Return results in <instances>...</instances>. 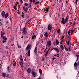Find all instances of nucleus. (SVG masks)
Masks as SVG:
<instances>
[{"mask_svg":"<svg viewBox=\"0 0 79 79\" xmlns=\"http://www.w3.org/2000/svg\"><path fill=\"white\" fill-rule=\"evenodd\" d=\"M20 61L19 62V63L22 68L23 67V64H24V61H23V57L22 55H20L19 57Z\"/></svg>","mask_w":79,"mask_h":79,"instance_id":"obj_1","label":"nucleus"},{"mask_svg":"<svg viewBox=\"0 0 79 79\" xmlns=\"http://www.w3.org/2000/svg\"><path fill=\"white\" fill-rule=\"evenodd\" d=\"M2 76L4 77V78H5V77H10V75L9 74H7L5 73H2Z\"/></svg>","mask_w":79,"mask_h":79,"instance_id":"obj_2","label":"nucleus"},{"mask_svg":"<svg viewBox=\"0 0 79 79\" xmlns=\"http://www.w3.org/2000/svg\"><path fill=\"white\" fill-rule=\"evenodd\" d=\"M22 31L24 35H25L26 34H27V29L26 27H25L22 29Z\"/></svg>","mask_w":79,"mask_h":79,"instance_id":"obj_3","label":"nucleus"},{"mask_svg":"<svg viewBox=\"0 0 79 79\" xmlns=\"http://www.w3.org/2000/svg\"><path fill=\"white\" fill-rule=\"evenodd\" d=\"M52 44V41L51 40H49L48 41L46 47H47V45L48 46V47H50L51 46V44Z\"/></svg>","mask_w":79,"mask_h":79,"instance_id":"obj_4","label":"nucleus"},{"mask_svg":"<svg viewBox=\"0 0 79 79\" xmlns=\"http://www.w3.org/2000/svg\"><path fill=\"white\" fill-rule=\"evenodd\" d=\"M52 28H53V27H52V25L49 24L48 26V30L50 31V30H51V29H52Z\"/></svg>","mask_w":79,"mask_h":79,"instance_id":"obj_5","label":"nucleus"},{"mask_svg":"<svg viewBox=\"0 0 79 79\" xmlns=\"http://www.w3.org/2000/svg\"><path fill=\"white\" fill-rule=\"evenodd\" d=\"M31 74L33 77H35L37 76V73L34 71L33 72H31Z\"/></svg>","mask_w":79,"mask_h":79,"instance_id":"obj_6","label":"nucleus"},{"mask_svg":"<svg viewBox=\"0 0 79 79\" xmlns=\"http://www.w3.org/2000/svg\"><path fill=\"white\" fill-rule=\"evenodd\" d=\"M31 72V68H28L27 69V73L28 74H30Z\"/></svg>","mask_w":79,"mask_h":79,"instance_id":"obj_7","label":"nucleus"},{"mask_svg":"<svg viewBox=\"0 0 79 79\" xmlns=\"http://www.w3.org/2000/svg\"><path fill=\"white\" fill-rule=\"evenodd\" d=\"M23 8L24 11H25L26 13H27V9H28V8L27 7L25 8V7H23Z\"/></svg>","mask_w":79,"mask_h":79,"instance_id":"obj_8","label":"nucleus"},{"mask_svg":"<svg viewBox=\"0 0 79 79\" xmlns=\"http://www.w3.org/2000/svg\"><path fill=\"white\" fill-rule=\"evenodd\" d=\"M77 64L76 63V62H75L74 64L75 69H77Z\"/></svg>","mask_w":79,"mask_h":79,"instance_id":"obj_9","label":"nucleus"},{"mask_svg":"<svg viewBox=\"0 0 79 79\" xmlns=\"http://www.w3.org/2000/svg\"><path fill=\"white\" fill-rule=\"evenodd\" d=\"M5 11L2 12L1 15L3 17V18H5Z\"/></svg>","mask_w":79,"mask_h":79,"instance_id":"obj_10","label":"nucleus"},{"mask_svg":"<svg viewBox=\"0 0 79 79\" xmlns=\"http://www.w3.org/2000/svg\"><path fill=\"white\" fill-rule=\"evenodd\" d=\"M60 48L61 49V51L63 50H64V47L62 45V44H60Z\"/></svg>","mask_w":79,"mask_h":79,"instance_id":"obj_11","label":"nucleus"},{"mask_svg":"<svg viewBox=\"0 0 79 79\" xmlns=\"http://www.w3.org/2000/svg\"><path fill=\"white\" fill-rule=\"evenodd\" d=\"M31 47V45L28 44V45L26 47V49L27 50H29V49L30 48V50L31 48H30Z\"/></svg>","mask_w":79,"mask_h":79,"instance_id":"obj_12","label":"nucleus"},{"mask_svg":"<svg viewBox=\"0 0 79 79\" xmlns=\"http://www.w3.org/2000/svg\"><path fill=\"white\" fill-rule=\"evenodd\" d=\"M56 45H59V41L58 39L56 40Z\"/></svg>","mask_w":79,"mask_h":79,"instance_id":"obj_13","label":"nucleus"},{"mask_svg":"<svg viewBox=\"0 0 79 79\" xmlns=\"http://www.w3.org/2000/svg\"><path fill=\"white\" fill-rule=\"evenodd\" d=\"M44 9L45 11H44V12H45V13H46V12H48L49 11L48 8H45Z\"/></svg>","mask_w":79,"mask_h":79,"instance_id":"obj_14","label":"nucleus"},{"mask_svg":"<svg viewBox=\"0 0 79 79\" xmlns=\"http://www.w3.org/2000/svg\"><path fill=\"white\" fill-rule=\"evenodd\" d=\"M37 47H36L35 48L34 52L35 53H37Z\"/></svg>","mask_w":79,"mask_h":79,"instance_id":"obj_15","label":"nucleus"},{"mask_svg":"<svg viewBox=\"0 0 79 79\" xmlns=\"http://www.w3.org/2000/svg\"><path fill=\"white\" fill-rule=\"evenodd\" d=\"M66 20H62L61 23H62L63 24H66Z\"/></svg>","mask_w":79,"mask_h":79,"instance_id":"obj_16","label":"nucleus"},{"mask_svg":"<svg viewBox=\"0 0 79 79\" xmlns=\"http://www.w3.org/2000/svg\"><path fill=\"white\" fill-rule=\"evenodd\" d=\"M35 37H36V36H35V35H33L31 37V39H32V40H34V39L35 40Z\"/></svg>","mask_w":79,"mask_h":79,"instance_id":"obj_17","label":"nucleus"},{"mask_svg":"<svg viewBox=\"0 0 79 79\" xmlns=\"http://www.w3.org/2000/svg\"><path fill=\"white\" fill-rule=\"evenodd\" d=\"M7 69V71L8 72H9V73H11V71H10V69L9 66H8Z\"/></svg>","mask_w":79,"mask_h":79,"instance_id":"obj_18","label":"nucleus"},{"mask_svg":"<svg viewBox=\"0 0 79 79\" xmlns=\"http://www.w3.org/2000/svg\"><path fill=\"white\" fill-rule=\"evenodd\" d=\"M3 39L4 40H7V38H6V36H3Z\"/></svg>","mask_w":79,"mask_h":79,"instance_id":"obj_19","label":"nucleus"},{"mask_svg":"<svg viewBox=\"0 0 79 79\" xmlns=\"http://www.w3.org/2000/svg\"><path fill=\"white\" fill-rule=\"evenodd\" d=\"M16 6H17V4H15L14 6V9L15 10H17Z\"/></svg>","mask_w":79,"mask_h":79,"instance_id":"obj_20","label":"nucleus"},{"mask_svg":"<svg viewBox=\"0 0 79 79\" xmlns=\"http://www.w3.org/2000/svg\"><path fill=\"white\" fill-rule=\"evenodd\" d=\"M39 71L40 74H42V69H40L39 70Z\"/></svg>","mask_w":79,"mask_h":79,"instance_id":"obj_21","label":"nucleus"},{"mask_svg":"<svg viewBox=\"0 0 79 79\" xmlns=\"http://www.w3.org/2000/svg\"><path fill=\"white\" fill-rule=\"evenodd\" d=\"M1 36L2 39H3V32L1 31Z\"/></svg>","mask_w":79,"mask_h":79,"instance_id":"obj_22","label":"nucleus"},{"mask_svg":"<svg viewBox=\"0 0 79 79\" xmlns=\"http://www.w3.org/2000/svg\"><path fill=\"white\" fill-rule=\"evenodd\" d=\"M55 50L56 51V52H57V53H58V52H60V50H59V49H58L56 48H55Z\"/></svg>","mask_w":79,"mask_h":79,"instance_id":"obj_23","label":"nucleus"},{"mask_svg":"<svg viewBox=\"0 0 79 79\" xmlns=\"http://www.w3.org/2000/svg\"><path fill=\"white\" fill-rule=\"evenodd\" d=\"M68 16H67V17L65 19V20L66 21V23H68Z\"/></svg>","mask_w":79,"mask_h":79,"instance_id":"obj_24","label":"nucleus"},{"mask_svg":"<svg viewBox=\"0 0 79 79\" xmlns=\"http://www.w3.org/2000/svg\"><path fill=\"white\" fill-rule=\"evenodd\" d=\"M47 32H46L44 34V36L45 37H48V36H47Z\"/></svg>","mask_w":79,"mask_h":79,"instance_id":"obj_25","label":"nucleus"},{"mask_svg":"<svg viewBox=\"0 0 79 79\" xmlns=\"http://www.w3.org/2000/svg\"><path fill=\"white\" fill-rule=\"evenodd\" d=\"M60 29H59L57 30V32L58 34H60Z\"/></svg>","mask_w":79,"mask_h":79,"instance_id":"obj_26","label":"nucleus"},{"mask_svg":"<svg viewBox=\"0 0 79 79\" xmlns=\"http://www.w3.org/2000/svg\"><path fill=\"white\" fill-rule=\"evenodd\" d=\"M30 50H28V56H30Z\"/></svg>","mask_w":79,"mask_h":79,"instance_id":"obj_27","label":"nucleus"},{"mask_svg":"<svg viewBox=\"0 0 79 79\" xmlns=\"http://www.w3.org/2000/svg\"><path fill=\"white\" fill-rule=\"evenodd\" d=\"M8 13H7L5 14V18H7V17H8Z\"/></svg>","mask_w":79,"mask_h":79,"instance_id":"obj_28","label":"nucleus"},{"mask_svg":"<svg viewBox=\"0 0 79 79\" xmlns=\"http://www.w3.org/2000/svg\"><path fill=\"white\" fill-rule=\"evenodd\" d=\"M17 45H18V48H21V45L18 44V43Z\"/></svg>","mask_w":79,"mask_h":79,"instance_id":"obj_29","label":"nucleus"},{"mask_svg":"<svg viewBox=\"0 0 79 79\" xmlns=\"http://www.w3.org/2000/svg\"><path fill=\"white\" fill-rule=\"evenodd\" d=\"M16 62H14L13 64V66H16Z\"/></svg>","mask_w":79,"mask_h":79,"instance_id":"obj_30","label":"nucleus"},{"mask_svg":"<svg viewBox=\"0 0 79 79\" xmlns=\"http://www.w3.org/2000/svg\"><path fill=\"white\" fill-rule=\"evenodd\" d=\"M39 2H36L35 3V5H38V4H39Z\"/></svg>","mask_w":79,"mask_h":79,"instance_id":"obj_31","label":"nucleus"},{"mask_svg":"<svg viewBox=\"0 0 79 79\" xmlns=\"http://www.w3.org/2000/svg\"><path fill=\"white\" fill-rule=\"evenodd\" d=\"M28 6V8H30L31 6V3L29 4Z\"/></svg>","mask_w":79,"mask_h":79,"instance_id":"obj_32","label":"nucleus"},{"mask_svg":"<svg viewBox=\"0 0 79 79\" xmlns=\"http://www.w3.org/2000/svg\"><path fill=\"white\" fill-rule=\"evenodd\" d=\"M24 5V6H28V4L25 3Z\"/></svg>","mask_w":79,"mask_h":79,"instance_id":"obj_33","label":"nucleus"},{"mask_svg":"<svg viewBox=\"0 0 79 79\" xmlns=\"http://www.w3.org/2000/svg\"><path fill=\"white\" fill-rule=\"evenodd\" d=\"M9 19H10L11 23H12V22H13V20H12V19H11V18L10 17Z\"/></svg>","mask_w":79,"mask_h":79,"instance_id":"obj_34","label":"nucleus"},{"mask_svg":"<svg viewBox=\"0 0 79 79\" xmlns=\"http://www.w3.org/2000/svg\"><path fill=\"white\" fill-rule=\"evenodd\" d=\"M48 52L47 51L46 54L45 55V56H47V55L48 54Z\"/></svg>","mask_w":79,"mask_h":79,"instance_id":"obj_35","label":"nucleus"},{"mask_svg":"<svg viewBox=\"0 0 79 79\" xmlns=\"http://www.w3.org/2000/svg\"><path fill=\"white\" fill-rule=\"evenodd\" d=\"M74 31V29H73L71 31V34H72V33H73V31Z\"/></svg>","mask_w":79,"mask_h":79,"instance_id":"obj_36","label":"nucleus"},{"mask_svg":"<svg viewBox=\"0 0 79 79\" xmlns=\"http://www.w3.org/2000/svg\"><path fill=\"white\" fill-rule=\"evenodd\" d=\"M76 22H74L73 23V26H74V25H75V24H76Z\"/></svg>","mask_w":79,"mask_h":79,"instance_id":"obj_37","label":"nucleus"},{"mask_svg":"<svg viewBox=\"0 0 79 79\" xmlns=\"http://www.w3.org/2000/svg\"><path fill=\"white\" fill-rule=\"evenodd\" d=\"M77 2H78V0H76L75 1V3L76 5H77Z\"/></svg>","mask_w":79,"mask_h":79,"instance_id":"obj_38","label":"nucleus"},{"mask_svg":"<svg viewBox=\"0 0 79 79\" xmlns=\"http://www.w3.org/2000/svg\"><path fill=\"white\" fill-rule=\"evenodd\" d=\"M53 45H56V42L55 41H54L53 42Z\"/></svg>","mask_w":79,"mask_h":79,"instance_id":"obj_39","label":"nucleus"},{"mask_svg":"<svg viewBox=\"0 0 79 79\" xmlns=\"http://www.w3.org/2000/svg\"><path fill=\"white\" fill-rule=\"evenodd\" d=\"M30 21H31V19H29V20H28V21L26 23V24H27V23H29V22H30Z\"/></svg>","mask_w":79,"mask_h":79,"instance_id":"obj_40","label":"nucleus"},{"mask_svg":"<svg viewBox=\"0 0 79 79\" xmlns=\"http://www.w3.org/2000/svg\"><path fill=\"white\" fill-rule=\"evenodd\" d=\"M2 43H5V42H6V41L4 40H3L2 41Z\"/></svg>","mask_w":79,"mask_h":79,"instance_id":"obj_41","label":"nucleus"},{"mask_svg":"<svg viewBox=\"0 0 79 79\" xmlns=\"http://www.w3.org/2000/svg\"><path fill=\"white\" fill-rule=\"evenodd\" d=\"M26 16L27 18H29V15H27Z\"/></svg>","mask_w":79,"mask_h":79,"instance_id":"obj_42","label":"nucleus"},{"mask_svg":"<svg viewBox=\"0 0 79 79\" xmlns=\"http://www.w3.org/2000/svg\"><path fill=\"white\" fill-rule=\"evenodd\" d=\"M71 33V32L69 31L68 32V34L69 35H71V34H70Z\"/></svg>","mask_w":79,"mask_h":79,"instance_id":"obj_43","label":"nucleus"},{"mask_svg":"<svg viewBox=\"0 0 79 79\" xmlns=\"http://www.w3.org/2000/svg\"><path fill=\"white\" fill-rule=\"evenodd\" d=\"M42 61H45V58H43L42 59Z\"/></svg>","mask_w":79,"mask_h":79,"instance_id":"obj_44","label":"nucleus"},{"mask_svg":"<svg viewBox=\"0 0 79 79\" xmlns=\"http://www.w3.org/2000/svg\"><path fill=\"white\" fill-rule=\"evenodd\" d=\"M65 48L66 51H68V48Z\"/></svg>","mask_w":79,"mask_h":79,"instance_id":"obj_45","label":"nucleus"},{"mask_svg":"<svg viewBox=\"0 0 79 79\" xmlns=\"http://www.w3.org/2000/svg\"><path fill=\"white\" fill-rule=\"evenodd\" d=\"M54 60H56V58L55 57H53V58H52V61H53Z\"/></svg>","mask_w":79,"mask_h":79,"instance_id":"obj_46","label":"nucleus"},{"mask_svg":"<svg viewBox=\"0 0 79 79\" xmlns=\"http://www.w3.org/2000/svg\"><path fill=\"white\" fill-rule=\"evenodd\" d=\"M6 23L8 24V20H6Z\"/></svg>","mask_w":79,"mask_h":79,"instance_id":"obj_47","label":"nucleus"},{"mask_svg":"<svg viewBox=\"0 0 79 79\" xmlns=\"http://www.w3.org/2000/svg\"><path fill=\"white\" fill-rule=\"evenodd\" d=\"M60 14H58V18H60Z\"/></svg>","mask_w":79,"mask_h":79,"instance_id":"obj_48","label":"nucleus"},{"mask_svg":"<svg viewBox=\"0 0 79 79\" xmlns=\"http://www.w3.org/2000/svg\"><path fill=\"white\" fill-rule=\"evenodd\" d=\"M69 45V42L68 41L67 42V45Z\"/></svg>","mask_w":79,"mask_h":79,"instance_id":"obj_49","label":"nucleus"},{"mask_svg":"<svg viewBox=\"0 0 79 79\" xmlns=\"http://www.w3.org/2000/svg\"><path fill=\"white\" fill-rule=\"evenodd\" d=\"M60 2L62 3V2H63V0H60Z\"/></svg>","mask_w":79,"mask_h":79,"instance_id":"obj_50","label":"nucleus"},{"mask_svg":"<svg viewBox=\"0 0 79 79\" xmlns=\"http://www.w3.org/2000/svg\"><path fill=\"white\" fill-rule=\"evenodd\" d=\"M32 2L33 3H35V0H33Z\"/></svg>","mask_w":79,"mask_h":79,"instance_id":"obj_51","label":"nucleus"},{"mask_svg":"<svg viewBox=\"0 0 79 79\" xmlns=\"http://www.w3.org/2000/svg\"><path fill=\"white\" fill-rule=\"evenodd\" d=\"M34 72V69H31V73H33V72Z\"/></svg>","mask_w":79,"mask_h":79,"instance_id":"obj_52","label":"nucleus"},{"mask_svg":"<svg viewBox=\"0 0 79 79\" xmlns=\"http://www.w3.org/2000/svg\"><path fill=\"white\" fill-rule=\"evenodd\" d=\"M69 51H70V52H71V49L70 48H69Z\"/></svg>","mask_w":79,"mask_h":79,"instance_id":"obj_53","label":"nucleus"},{"mask_svg":"<svg viewBox=\"0 0 79 79\" xmlns=\"http://www.w3.org/2000/svg\"><path fill=\"white\" fill-rule=\"evenodd\" d=\"M63 39H64V36H63L62 38H61V40H63Z\"/></svg>","mask_w":79,"mask_h":79,"instance_id":"obj_54","label":"nucleus"},{"mask_svg":"<svg viewBox=\"0 0 79 79\" xmlns=\"http://www.w3.org/2000/svg\"><path fill=\"white\" fill-rule=\"evenodd\" d=\"M20 2H21V3H23V0H20Z\"/></svg>","mask_w":79,"mask_h":79,"instance_id":"obj_55","label":"nucleus"},{"mask_svg":"<svg viewBox=\"0 0 79 79\" xmlns=\"http://www.w3.org/2000/svg\"><path fill=\"white\" fill-rule=\"evenodd\" d=\"M55 50V48H53L52 49H51V51H52V50Z\"/></svg>","mask_w":79,"mask_h":79,"instance_id":"obj_56","label":"nucleus"},{"mask_svg":"<svg viewBox=\"0 0 79 79\" xmlns=\"http://www.w3.org/2000/svg\"><path fill=\"white\" fill-rule=\"evenodd\" d=\"M8 46H6V49H8Z\"/></svg>","mask_w":79,"mask_h":79,"instance_id":"obj_57","label":"nucleus"},{"mask_svg":"<svg viewBox=\"0 0 79 79\" xmlns=\"http://www.w3.org/2000/svg\"><path fill=\"white\" fill-rule=\"evenodd\" d=\"M76 56H77V58H79V55H77Z\"/></svg>","mask_w":79,"mask_h":79,"instance_id":"obj_58","label":"nucleus"},{"mask_svg":"<svg viewBox=\"0 0 79 79\" xmlns=\"http://www.w3.org/2000/svg\"><path fill=\"white\" fill-rule=\"evenodd\" d=\"M22 18H24V15H22Z\"/></svg>","mask_w":79,"mask_h":79,"instance_id":"obj_59","label":"nucleus"},{"mask_svg":"<svg viewBox=\"0 0 79 79\" xmlns=\"http://www.w3.org/2000/svg\"><path fill=\"white\" fill-rule=\"evenodd\" d=\"M78 60H79V58H77L76 61H78Z\"/></svg>","mask_w":79,"mask_h":79,"instance_id":"obj_60","label":"nucleus"},{"mask_svg":"<svg viewBox=\"0 0 79 79\" xmlns=\"http://www.w3.org/2000/svg\"><path fill=\"white\" fill-rule=\"evenodd\" d=\"M77 65H79V60L78 62L77 63Z\"/></svg>","mask_w":79,"mask_h":79,"instance_id":"obj_61","label":"nucleus"},{"mask_svg":"<svg viewBox=\"0 0 79 79\" xmlns=\"http://www.w3.org/2000/svg\"><path fill=\"white\" fill-rule=\"evenodd\" d=\"M62 20H64V18H62Z\"/></svg>","mask_w":79,"mask_h":79,"instance_id":"obj_62","label":"nucleus"},{"mask_svg":"<svg viewBox=\"0 0 79 79\" xmlns=\"http://www.w3.org/2000/svg\"><path fill=\"white\" fill-rule=\"evenodd\" d=\"M41 42L42 43V44H43V43H44V42L43 40H42Z\"/></svg>","mask_w":79,"mask_h":79,"instance_id":"obj_63","label":"nucleus"},{"mask_svg":"<svg viewBox=\"0 0 79 79\" xmlns=\"http://www.w3.org/2000/svg\"><path fill=\"white\" fill-rule=\"evenodd\" d=\"M32 0H30V2H32Z\"/></svg>","mask_w":79,"mask_h":79,"instance_id":"obj_64","label":"nucleus"}]
</instances>
